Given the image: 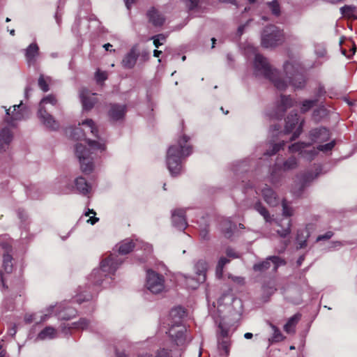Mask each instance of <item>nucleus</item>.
<instances>
[{
  "label": "nucleus",
  "instance_id": "bb28decb",
  "mask_svg": "<svg viewBox=\"0 0 357 357\" xmlns=\"http://www.w3.org/2000/svg\"><path fill=\"white\" fill-rule=\"evenodd\" d=\"M39 54V47L35 43L30 44L25 50V57L29 65H33Z\"/></svg>",
  "mask_w": 357,
  "mask_h": 357
},
{
  "label": "nucleus",
  "instance_id": "6e6d98bb",
  "mask_svg": "<svg viewBox=\"0 0 357 357\" xmlns=\"http://www.w3.org/2000/svg\"><path fill=\"white\" fill-rule=\"evenodd\" d=\"M326 114V109L324 107H319L313 111L312 118L318 121L321 117L325 116Z\"/></svg>",
  "mask_w": 357,
  "mask_h": 357
},
{
  "label": "nucleus",
  "instance_id": "20e7f679",
  "mask_svg": "<svg viewBox=\"0 0 357 357\" xmlns=\"http://www.w3.org/2000/svg\"><path fill=\"white\" fill-rule=\"evenodd\" d=\"M87 145L82 143L75 146V155L79 160L82 172L86 174H91L95 167L94 160L99 153L105 151L106 147L103 142L90 140L86 141Z\"/></svg>",
  "mask_w": 357,
  "mask_h": 357
},
{
  "label": "nucleus",
  "instance_id": "aec40b11",
  "mask_svg": "<svg viewBox=\"0 0 357 357\" xmlns=\"http://www.w3.org/2000/svg\"><path fill=\"white\" fill-rule=\"evenodd\" d=\"M294 100L289 96L282 95L277 106V112L273 115L276 119H280L283 116L284 112L288 108L294 105Z\"/></svg>",
  "mask_w": 357,
  "mask_h": 357
},
{
  "label": "nucleus",
  "instance_id": "4c0bfd02",
  "mask_svg": "<svg viewBox=\"0 0 357 357\" xmlns=\"http://www.w3.org/2000/svg\"><path fill=\"white\" fill-rule=\"evenodd\" d=\"M268 324L273 330V336L268 339L269 344H272L274 342H278L284 340V337L282 334L281 331L279 328L271 324V322H268Z\"/></svg>",
  "mask_w": 357,
  "mask_h": 357
},
{
  "label": "nucleus",
  "instance_id": "3c124183",
  "mask_svg": "<svg viewBox=\"0 0 357 357\" xmlns=\"http://www.w3.org/2000/svg\"><path fill=\"white\" fill-rule=\"evenodd\" d=\"M92 298V295L90 293H86L85 294H82V293L78 294L75 297L74 300L79 304L82 303L83 302H89Z\"/></svg>",
  "mask_w": 357,
  "mask_h": 357
},
{
  "label": "nucleus",
  "instance_id": "774afa93",
  "mask_svg": "<svg viewBox=\"0 0 357 357\" xmlns=\"http://www.w3.org/2000/svg\"><path fill=\"white\" fill-rule=\"evenodd\" d=\"M289 243H290L289 239L284 240L282 242V245L281 246V248L280 249L278 250V252L279 253H282L285 250L286 248L288 246Z\"/></svg>",
  "mask_w": 357,
  "mask_h": 357
},
{
  "label": "nucleus",
  "instance_id": "a211bd4d",
  "mask_svg": "<svg viewBox=\"0 0 357 357\" xmlns=\"http://www.w3.org/2000/svg\"><path fill=\"white\" fill-rule=\"evenodd\" d=\"M79 95L84 111L91 110L97 102V99L94 96L95 94L91 93L90 91L86 89H82L79 91Z\"/></svg>",
  "mask_w": 357,
  "mask_h": 357
},
{
  "label": "nucleus",
  "instance_id": "603ef678",
  "mask_svg": "<svg viewBox=\"0 0 357 357\" xmlns=\"http://www.w3.org/2000/svg\"><path fill=\"white\" fill-rule=\"evenodd\" d=\"M153 41V45L155 47L158 48L166 40V36L164 34H158L151 38Z\"/></svg>",
  "mask_w": 357,
  "mask_h": 357
},
{
  "label": "nucleus",
  "instance_id": "680f3d73",
  "mask_svg": "<svg viewBox=\"0 0 357 357\" xmlns=\"http://www.w3.org/2000/svg\"><path fill=\"white\" fill-rule=\"evenodd\" d=\"M199 236L203 241H208L209 239L208 231L206 227L200 230Z\"/></svg>",
  "mask_w": 357,
  "mask_h": 357
},
{
  "label": "nucleus",
  "instance_id": "338daca9",
  "mask_svg": "<svg viewBox=\"0 0 357 357\" xmlns=\"http://www.w3.org/2000/svg\"><path fill=\"white\" fill-rule=\"evenodd\" d=\"M226 255L227 257H231L234 259L238 257V255L231 248H227Z\"/></svg>",
  "mask_w": 357,
  "mask_h": 357
},
{
  "label": "nucleus",
  "instance_id": "49530a36",
  "mask_svg": "<svg viewBox=\"0 0 357 357\" xmlns=\"http://www.w3.org/2000/svg\"><path fill=\"white\" fill-rule=\"evenodd\" d=\"M318 98H314L312 100L306 99L301 102V112L306 113L310 109H311L318 102Z\"/></svg>",
  "mask_w": 357,
  "mask_h": 357
},
{
  "label": "nucleus",
  "instance_id": "f704fd0d",
  "mask_svg": "<svg viewBox=\"0 0 357 357\" xmlns=\"http://www.w3.org/2000/svg\"><path fill=\"white\" fill-rule=\"evenodd\" d=\"M277 225L281 227V229H278V234L285 238L291 234V220H287L285 222L282 223V221L277 222Z\"/></svg>",
  "mask_w": 357,
  "mask_h": 357
},
{
  "label": "nucleus",
  "instance_id": "69168bd1",
  "mask_svg": "<svg viewBox=\"0 0 357 357\" xmlns=\"http://www.w3.org/2000/svg\"><path fill=\"white\" fill-rule=\"evenodd\" d=\"M96 77L98 82H102L107 79V74L98 70L96 74Z\"/></svg>",
  "mask_w": 357,
  "mask_h": 357
},
{
  "label": "nucleus",
  "instance_id": "13d9d810",
  "mask_svg": "<svg viewBox=\"0 0 357 357\" xmlns=\"http://www.w3.org/2000/svg\"><path fill=\"white\" fill-rule=\"evenodd\" d=\"M54 307H55L54 305L49 306L45 310V314L40 317L39 322H43V321H46L50 317V314L53 312Z\"/></svg>",
  "mask_w": 357,
  "mask_h": 357
},
{
  "label": "nucleus",
  "instance_id": "5fc2aeb1",
  "mask_svg": "<svg viewBox=\"0 0 357 357\" xmlns=\"http://www.w3.org/2000/svg\"><path fill=\"white\" fill-rule=\"evenodd\" d=\"M314 53L319 58H323L326 54V47L323 44H317L314 46Z\"/></svg>",
  "mask_w": 357,
  "mask_h": 357
},
{
  "label": "nucleus",
  "instance_id": "bf43d9fd",
  "mask_svg": "<svg viewBox=\"0 0 357 357\" xmlns=\"http://www.w3.org/2000/svg\"><path fill=\"white\" fill-rule=\"evenodd\" d=\"M303 124H304V120L302 119L298 126V128H296V130H295V132H294L292 137L290 138V140H294L295 139H296L297 137H298V136L301 134L302 132V130H303Z\"/></svg>",
  "mask_w": 357,
  "mask_h": 357
},
{
  "label": "nucleus",
  "instance_id": "4468645a",
  "mask_svg": "<svg viewBox=\"0 0 357 357\" xmlns=\"http://www.w3.org/2000/svg\"><path fill=\"white\" fill-rule=\"evenodd\" d=\"M82 126L87 129L93 136L98 137V130L92 119H86L79 123V126ZM85 136V130H82L80 127H76L72 133V137L76 139H79Z\"/></svg>",
  "mask_w": 357,
  "mask_h": 357
},
{
  "label": "nucleus",
  "instance_id": "f03ea898",
  "mask_svg": "<svg viewBox=\"0 0 357 357\" xmlns=\"http://www.w3.org/2000/svg\"><path fill=\"white\" fill-rule=\"evenodd\" d=\"M122 262L123 259L115 253L111 254L107 257L103 259L100 262V267L94 268L88 276L89 284L101 286L102 287L109 286L112 283L113 275Z\"/></svg>",
  "mask_w": 357,
  "mask_h": 357
},
{
  "label": "nucleus",
  "instance_id": "c9c22d12",
  "mask_svg": "<svg viewBox=\"0 0 357 357\" xmlns=\"http://www.w3.org/2000/svg\"><path fill=\"white\" fill-rule=\"evenodd\" d=\"M300 314H296L289 319L287 324L284 326V330L287 333L294 332V328L301 319Z\"/></svg>",
  "mask_w": 357,
  "mask_h": 357
},
{
  "label": "nucleus",
  "instance_id": "79ce46f5",
  "mask_svg": "<svg viewBox=\"0 0 357 357\" xmlns=\"http://www.w3.org/2000/svg\"><path fill=\"white\" fill-rule=\"evenodd\" d=\"M185 280V285L188 288L195 289H197L201 283L204 282H199L198 280V277H192L186 275H181Z\"/></svg>",
  "mask_w": 357,
  "mask_h": 357
},
{
  "label": "nucleus",
  "instance_id": "cd10ccee",
  "mask_svg": "<svg viewBox=\"0 0 357 357\" xmlns=\"http://www.w3.org/2000/svg\"><path fill=\"white\" fill-rule=\"evenodd\" d=\"M75 187L77 191L84 195H88L91 190V185L83 176L75 179Z\"/></svg>",
  "mask_w": 357,
  "mask_h": 357
},
{
  "label": "nucleus",
  "instance_id": "dca6fc26",
  "mask_svg": "<svg viewBox=\"0 0 357 357\" xmlns=\"http://www.w3.org/2000/svg\"><path fill=\"white\" fill-rule=\"evenodd\" d=\"M271 262H272L274 265V271H276L279 266L284 265L286 264L285 261L282 258L278 256H271L268 257L265 261L255 264L253 266V269L255 271H264L270 268Z\"/></svg>",
  "mask_w": 357,
  "mask_h": 357
},
{
  "label": "nucleus",
  "instance_id": "7ed1b4c3",
  "mask_svg": "<svg viewBox=\"0 0 357 357\" xmlns=\"http://www.w3.org/2000/svg\"><path fill=\"white\" fill-rule=\"evenodd\" d=\"M190 138L187 135L181 136L176 144L171 145L166 155V165L172 176L179 175L183 169L182 161L192 152V147L188 144Z\"/></svg>",
  "mask_w": 357,
  "mask_h": 357
},
{
  "label": "nucleus",
  "instance_id": "a18cd8bd",
  "mask_svg": "<svg viewBox=\"0 0 357 357\" xmlns=\"http://www.w3.org/2000/svg\"><path fill=\"white\" fill-rule=\"evenodd\" d=\"M250 159H244L243 160L236 161L233 165V170L235 172H246L248 170Z\"/></svg>",
  "mask_w": 357,
  "mask_h": 357
},
{
  "label": "nucleus",
  "instance_id": "8fccbe9b",
  "mask_svg": "<svg viewBox=\"0 0 357 357\" xmlns=\"http://www.w3.org/2000/svg\"><path fill=\"white\" fill-rule=\"evenodd\" d=\"M267 5L271 10L273 15L279 16L280 15V6L278 1L273 0L268 2Z\"/></svg>",
  "mask_w": 357,
  "mask_h": 357
},
{
  "label": "nucleus",
  "instance_id": "5701e85b",
  "mask_svg": "<svg viewBox=\"0 0 357 357\" xmlns=\"http://www.w3.org/2000/svg\"><path fill=\"white\" fill-rule=\"evenodd\" d=\"M126 112V105L113 104L109 110V118L114 121L122 120Z\"/></svg>",
  "mask_w": 357,
  "mask_h": 357
},
{
  "label": "nucleus",
  "instance_id": "b1692460",
  "mask_svg": "<svg viewBox=\"0 0 357 357\" xmlns=\"http://www.w3.org/2000/svg\"><path fill=\"white\" fill-rule=\"evenodd\" d=\"M4 252L3 254V267L6 273H10L13 269V257L10 254L11 252V246L6 243L1 245Z\"/></svg>",
  "mask_w": 357,
  "mask_h": 357
},
{
  "label": "nucleus",
  "instance_id": "37998d69",
  "mask_svg": "<svg viewBox=\"0 0 357 357\" xmlns=\"http://www.w3.org/2000/svg\"><path fill=\"white\" fill-rule=\"evenodd\" d=\"M55 188L58 190L59 193L67 194L70 190V186L68 183V180L66 178H60L55 183Z\"/></svg>",
  "mask_w": 357,
  "mask_h": 357
},
{
  "label": "nucleus",
  "instance_id": "052dcab7",
  "mask_svg": "<svg viewBox=\"0 0 357 357\" xmlns=\"http://www.w3.org/2000/svg\"><path fill=\"white\" fill-rule=\"evenodd\" d=\"M38 86L44 92L49 91V86L43 75H40L38 79Z\"/></svg>",
  "mask_w": 357,
  "mask_h": 357
},
{
  "label": "nucleus",
  "instance_id": "473e14b6",
  "mask_svg": "<svg viewBox=\"0 0 357 357\" xmlns=\"http://www.w3.org/2000/svg\"><path fill=\"white\" fill-rule=\"evenodd\" d=\"M57 337V331L52 326H47L43 329L37 335L39 340L54 339Z\"/></svg>",
  "mask_w": 357,
  "mask_h": 357
},
{
  "label": "nucleus",
  "instance_id": "6ab92c4d",
  "mask_svg": "<svg viewBox=\"0 0 357 357\" xmlns=\"http://www.w3.org/2000/svg\"><path fill=\"white\" fill-rule=\"evenodd\" d=\"M261 192L264 200L270 206L274 207L279 204L280 199L276 192L271 187L265 185V186L261 189Z\"/></svg>",
  "mask_w": 357,
  "mask_h": 357
},
{
  "label": "nucleus",
  "instance_id": "39448f33",
  "mask_svg": "<svg viewBox=\"0 0 357 357\" xmlns=\"http://www.w3.org/2000/svg\"><path fill=\"white\" fill-rule=\"evenodd\" d=\"M185 313L183 307H176L172 309L169 314L172 321L169 324L170 326L168 333L172 341L175 342L176 347L183 346L185 343L186 328L181 324Z\"/></svg>",
  "mask_w": 357,
  "mask_h": 357
},
{
  "label": "nucleus",
  "instance_id": "423d86ee",
  "mask_svg": "<svg viewBox=\"0 0 357 357\" xmlns=\"http://www.w3.org/2000/svg\"><path fill=\"white\" fill-rule=\"evenodd\" d=\"M56 104L57 100L53 95L44 97L39 103L38 117L44 126L52 130H56L60 127L59 122L49 113L51 108Z\"/></svg>",
  "mask_w": 357,
  "mask_h": 357
},
{
  "label": "nucleus",
  "instance_id": "4be33fe9",
  "mask_svg": "<svg viewBox=\"0 0 357 357\" xmlns=\"http://www.w3.org/2000/svg\"><path fill=\"white\" fill-rule=\"evenodd\" d=\"M173 347L174 349H170L167 346H164L158 350L155 356L151 354L144 353L139 355L138 357H174L176 356H179L180 350L176 349L174 346H173Z\"/></svg>",
  "mask_w": 357,
  "mask_h": 357
},
{
  "label": "nucleus",
  "instance_id": "9d476101",
  "mask_svg": "<svg viewBox=\"0 0 357 357\" xmlns=\"http://www.w3.org/2000/svg\"><path fill=\"white\" fill-rule=\"evenodd\" d=\"M298 167V160L294 155H291L281 163L278 161L276 162L271 172V182L273 184H277L282 177V172L292 171L296 169Z\"/></svg>",
  "mask_w": 357,
  "mask_h": 357
},
{
  "label": "nucleus",
  "instance_id": "c85d7f7f",
  "mask_svg": "<svg viewBox=\"0 0 357 357\" xmlns=\"http://www.w3.org/2000/svg\"><path fill=\"white\" fill-rule=\"evenodd\" d=\"M72 324L75 328L89 330L92 332H95L96 328V324L86 318H80L79 321L73 322Z\"/></svg>",
  "mask_w": 357,
  "mask_h": 357
},
{
  "label": "nucleus",
  "instance_id": "393cba45",
  "mask_svg": "<svg viewBox=\"0 0 357 357\" xmlns=\"http://www.w3.org/2000/svg\"><path fill=\"white\" fill-rule=\"evenodd\" d=\"M146 16L149 22L155 26H162L165 21L164 15L154 7L151 8L147 11Z\"/></svg>",
  "mask_w": 357,
  "mask_h": 357
},
{
  "label": "nucleus",
  "instance_id": "f257e3e1",
  "mask_svg": "<svg viewBox=\"0 0 357 357\" xmlns=\"http://www.w3.org/2000/svg\"><path fill=\"white\" fill-rule=\"evenodd\" d=\"M254 66L257 75L268 79L278 90H284L288 84H291L295 89H301L305 84V79L302 73L303 66L298 61L294 59H290L283 65L285 79L282 78L279 72L273 68L267 59L259 54H255Z\"/></svg>",
  "mask_w": 357,
  "mask_h": 357
},
{
  "label": "nucleus",
  "instance_id": "412c9836",
  "mask_svg": "<svg viewBox=\"0 0 357 357\" xmlns=\"http://www.w3.org/2000/svg\"><path fill=\"white\" fill-rule=\"evenodd\" d=\"M172 220L173 225L178 229L184 230L187 227V222L183 209H176L172 211Z\"/></svg>",
  "mask_w": 357,
  "mask_h": 357
},
{
  "label": "nucleus",
  "instance_id": "de8ad7c7",
  "mask_svg": "<svg viewBox=\"0 0 357 357\" xmlns=\"http://www.w3.org/2000/svg\"><path fill=\"white\" fill-rule=\"evenodd\" d=\"M305 231L298 230L297 232L296 241L298 243L297 249H301L306 246L307 234L305 235Z\"/></svg>",
  "mask_w": 357,
  "mask_h": 357
},
{
  "label": "nucleus",
  "instance_id": "0eeeda50",
  "mask_svg": "<svg viewBox=\"0 0 357 357\" xmlns=\"http://www.w3.org/2000/svg\"><path fill=\"white\" fill-rule=\"evenodd\" d=\"M150 52L147 50H139V45L135 44L130 50L123 56L121 64L125 69H132L135 66L137 60L139 63L149 61Z\"/></svg>",
  "mask_w": 357,
  "mask_h": 357
},
{
  "label": "nucleus",
  "instance_id": "ddd939ff",
  "mask_svg": "<svg viewBox=\"0 0 357 357\" xmlns=\"http://www.w3.org/2000/svg\"><path fill=\"white\" fill-rule=\"evenodd\" d=\"M312 143L297 142L289 146L291 153L298 152L303 158L307 160H312L318 154L317 148L311 147Z\"/></svg>",
  "mask_w": 357,
  "mask_h": 357
},
{
  "label": "nucleus",
  "instance_id": "7c9ffc66",
  "mask_svg": "<svg viewBox=\"0 0 357 357\" xmlns=\"http://www.w3.org/2000/svg\"><path fill=\"white\" fill-rule=\"evenodd\" d=\"M277 291L276 285L274 282L269 281L265 283L262 287L261 299L264 302L268 301L270 297Z\"/></svg>",
  "mask_w": 357,
  "mask_h": 357
},
{
  "label": "nucleus",
  "instance_id": "2eb2a0df",
  "mask_svg": "<svg viewBox=\"0 0 357 357\" xmlns=\"http://www.w3.org/2000/svg\"><path fill=\"white\" fill-rule=\"evenodd\" d=\"M22 102L20 105H13V110L11 112L10 108L6 109V117L4 121L8 123V126H14L15 121L22 120L24 118V112L21 108ZM3 108H6L3 107Z\"/></svg>",
  "mask_w": 357,
  "mask_h": 357
},
{
  "label": "nucleus",
  "instance_id": "0e129e2a",
  "mask_svg": "<svg viewBox=\"0 0 357 357\" xmlns=\"http://www.w3.org/2000/svg\"><path fill=\"white\" fill-rule=\"evenodd\" d=\"M333 233L332 231H327L326 234H324L323 235H319L317 238V241L328 240V239L331 238L333 236Z\"/></svg>",
  "mask_w": 357,
  "mask_h": 357
},
{
  "label": "nucleus",
  "instance_id": "1a4fd4ad",
  "mask_svg": "<svg viewBox=\"0 0 357 357\" xmlns=\"http://www.w3.org/2000/svg\"><path fill=\"white\" fill-rule=\"evenodd\" d=\"M284 41L283 31L275 25L266 26L261 33V45L264 47H275Z\"/></svg>",
  "mask_w": 357,
  "mask_h": 357
},
{
  "label": "nucleus",
  "instance_id": "58836bf2",
  "mask_svg": "<svg viewBox=\"0 0 357 357\" xmlns=\"http://www.w3.org/2000/svg\"><path fill=\"white\" fill-rule=\"evenodd\" d=\"M284 145V140H282L279 143H271L268 149L264 153V155L271 156L276 154L280 150L283 149Z\"/></svg>",
  "mask_w": 357,
  "mask_h": 357
},
{
  "label": "nucleus",
  "instance_id": "e2e57ef3",
  "mask_svg": "<svg viewBox=\"0 0 357 357\" xmlns=\"http://www.w3.org/2000/svg\"><path fill=\"white\" fill-rule=\"evenodd\" d=\"M186 6L190 9H194L198 4V0H183Z\"/></svg>",
  "mask_w": 357,
  "mask_h": 357
},
{
  "label": "nucleus",
  "instance_id": "c03bdc74",
  "mask_svg": "<svg viewBox=\"0 0 357 357\" xmlns=\"http://www.w3.org/2000/svg\"><path fill=\"white\" fill-rule=\"evenodd\" d=\"M340 13L347 18L355 19L356 12V7L353 5H345L340 8Z\"/></svg>",
  "mask_w": 357,
  "mask_h": 357
},
{
  "label": "nucleus",
  "instance_id": "a19ab883",
  "mask_svg": "<svg viewBox=\"0 0 357 357\" xmlns=\"http://www.w3.org/2000/svg\"><path fill=\"white\" fill-rule=\"evenodd\" d=\"M76 310L71 307H63L58 312V317L61 319H70L75 317Z\"/></svg>",
  "mask_w": 357,
  "mask_h": 357
},
{
  "label": "nucleus",
  "instance_id": "c756f323",
  "mask_svg": "<svg viewBox=\"0 0 357 357\" xmlns=\"http://www.w3.org/2000/svg\"><path fill=\"white\" fill-rule=\"evenodd\" d=\"M13 139V134L10 130L6 127L0 131V153L6 149V147Z\"/></svg>",
  "mask_w": 357,
  "mask_h": 357
},
{
  "label": "nucleus",
  "instance_id": "2f4dec72",
  "mask_svg": "<svg viewBox=\"0 0 357 357\" xmlns=\"http://www.w3.org/2000/svg\"><path fill=\"white\" fill-rule=\"evenodd\" d=\"M299 123V116L296 112H291L286 119L284 132L289 133L293 131L296 126Z\"/></svg>",
  "mask_w": 357,
  "mask_h": 357
},
{
  "label": "nucleus",
  "instance_id": "72a5a7b5",
  "mask_svg": "<svg viewBox=\"0 0 357 357\" xmlns=\"http://www.w3.org/2000/svg\"><path fill=\"white\" fill-rule=\"evenodd\" d=\"M253 208L264 218L266 223H271L273 220L268 210L259 200L254 204Z\"/></svg>",
  "mask_w": 357,
  "mask_h": 357
},
{
  "label": "nucleus",
  "instance_id": "f8f14e48",
  "mask_svg": "<svg viewBox=\"0 0 357 357\" xmlns=\"http://www.w3.org/2000/svg\"><path fill=\"white\" fill-rule=\"evenodd\" d=\"M135 247L144 250L147 255L151 254L153 251V247L151 244L139 239H136L135 241L130 239H125L119 243L118 251L119 254L126 255L131 252Z\"/></svg>",
  "mask_w": 357,
  "mask_h": 357
},
{
  "label": "nucleus",
  "instance_id": "a878e982",
  "mask_svg": "<svg viewBox=\"0 0 357 357\" xmlns=\"http://www.w3.org/2000/svg\"><path fill=\"white\" fill-rule=\"evenodd\" d=\"M208 264L205 260L199 259L195 263L194 266V271L195 275L198 277V280L199 282H205Z\"/></svg>",
  "mask_w": 357,
  "mask_h": 357
},
{
  "label": "nucleus",
  "instance_id": "4d7b16f0",
  "mask_svg": "<svg viewBox=\"0 0 357 357\" xmlns=\"http://www.w3.org/2000/svg\"><path fill=\"white\" fill-rule=\"evenodd\" d=\"M335 145V141L333 140L326 144L319 145L317 146V149H318V151H322V152L326 153L328 151H331L334 148Z\"/></svg>",
  "mask_w": 357,
  "mask_h": 357
},
{
  "label": "nucleus",
  "instance_id": "9b49d317",
  "mask_svg": "<svg viewBox=\"0 0 357 357\" xmlns=\"http://www.w3.org/2000/svg\"><path fill=\"white\" fill-rule=\"evenodd\" d=\"M165 278L154 271L149 270L146 273V287L153 294H159L165 291Z\"/></svg>",
  "mask_w": 357,
  "mask_h": 357
},
{
  "label": "nucleus",
  "instance_id": "09e8293b",
  "mask_svg": "<svg viewBox=\"0 0 357 357\" xmlns=\"http://www.w3.org/2000/svg\"><path fill=\"white\" fill-rule=\"evenodd\" d=\"M229 263V259L225 257L220 258L216 266V275L218 278L222 277L225 266Z\"/></svg>",
  "mask_w": 357,
  "mask_h": 357
},
{
  "label": "nucleus",
  "instance_id": "864d4df0",
  "mask_svg": "<svg viewBox=\"0 0 357 357\" xmlns=\"http://www.w3.org/2000/svg\"><path fill=\"white\" fill-rule=\"evenodd\" d=\"M282 215L285 217H291L294 214V209L292 207L289 206L285 200H282Z\"/></svg>",
  "mask_w": 357,
  "mask_h": 357
},
{
  "label": "nucleus",
  "instance_id": "ea45409f",
  "mask_svg": "<svg viewBox=\"0 0 357 357\" xmlns=\"http://www.w3.org/2000/svg\"><path fill=\"white\" fill-rule=\"evenodd\" d=\"M221 227L225 236L227 238L232 236L235 229L234 225H233L229 220H223L221 223Z\"/></svg>",
  "mask_w": 357,
  "mask_h": 357
},
{
  "label": "nucleus",
  "instance_id": "6e6552de",
  "mask_svg": "<svg viewBox=\"0 0 357 357\" xmlns=\"http://www.w3.org/2000/svg\"><path fill=\"white\" fill-rule=\"evenodd\" d=\"M234 304L241 307V300L235 298L231 293H226L222 294L218 300L217 310L219 313L218 316L222 319L219 323V328L220 329V335L223 338L228 337L229 331L225 328L224 323L222 322L224 317L222 314L225 309H228L229 310L231 307V305Z\"/></svg>",
  "mask_w": 357,
  "mask_h": 357
},
{
  "label": "nucleus",
  "instance_id": "e433bc0d",
  "mask_svg": "<svg viewBox=\"0 0 357 357\" xmlns=\"http://www.w3.org/2000/svg\"><path fill=\"white\" fill-rule=\"evenodd\" d=\"M218 349L220 356L222 357H228L230 350V342L228 340L218 339Z\"/></svg>",
  "mask_w": 357,
  "mask_h": 357
},
{
  "label": "nucleus",
  "instance_id": "f3484780",
  "mask_svg": "<svg viewBox=\"0 0 357 357\" xmlns=\"http://www.w3.org/2000/svg\"><path fill=\"white\" fill-rule=\"evenodd\" d=\"M330 137V131L325 127L312 129L309 132V138L312 144L325 142L328 141Z\"/></svg>",
  "mask_w": 357,
  "mask_h": 357
}]
</instances>
